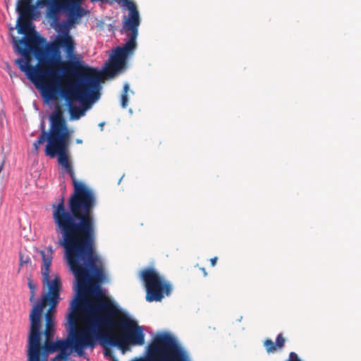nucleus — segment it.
<instances>
[{
    "label": "nucleus",
    "instance_id": "obj_4",
    "mask_svg": "<svg viewBox=\"0 0 361 361\" xmlns=\"http://www.w3.org/2000/svg\"><path fill=\"white\" fill-rule=\"evenodd\" d=\"M92 228L87 235L83 238L71 240L68 245L63 243L64 235L56 233L61 236L57 244L64 248V256L67 264L77 281V297L71 304V310L67 317L71 332L80 329L77 327V322L81 306L85 310L84 318H85L87 315L85 307V301L97 300V298L90 292L91 286L97 284L101 289L99 283L105 278L102 262L96 253L95 222H93ZM84 321L85 319L82 324Z\"/></svg>",
    "mask_w": 361,
    "mask_h": 361
},
{
    "label": "nucleus",
    "instance_id": "obj_5",
    "mask_svg": "<svg viewBox=\"0 0 361 361\" xmlns=\"http://www.w3.org/2000/svg\"><path fill=\"white\" fill-rule=\"evenodd\" d=\"M44 43H13L15 51L23 56L16 59L15 63L44 96L51 99L59 92L47 53L42 47Z\"/></svg>",
    "mask_w": 361,
    "mask_h": 361
},
{
    "label": "nucleus",
    "instance_id": "obj_8",
    "mask_svg": "<svg viewBox=\"0 0 361 361\" xmlns=\"http://www.w3.org/2000/svg\"><path fill=\"white\" fill-rule=\"evenodd\" d=\"M82 0H42L47 7V17L51 24L58 29V35L70 34L71 25L86 14L81 7Z\"/></svg>",
    "mask_w": 361,
    "mask_h": 361
},
{
    "label": "nucleus",
    "instance_id": "obj_22",
    "mask_svg": "<svg viewBox=\"0 0 361 361\" xmlns=\"http://www.w3.org/2000/svg\"><path fill=\"white\" fill-rule=\"evenodd\" d=\"M104 355L113 357L111 350L110 349L106 348Z\"/></svg>",
    "mask_w": 361,
    "mask_h": 361
},
{
    "label": "nucleus",
    "instance_id": "obj_21",
    "mask_svg": "<svg viewBox=\"0 0 361 361\" xmlns=\"http://www.w3.org/2000/svg\"><path fill=\"white\" fill-rule=\"evenodd\" d=\"M216 262H217V257H214L210 259L211 265L212 267H214L216 265Z\"/></svg>",
    "mask_w": 361,
    "mask_h": 361
},
{
    "label": "nucleus",
    "instance_id": "obj_1",
    "mask_svg": "<svg viewBox=\"0 0 361 361\" xmlns=\"http://www.w3.org/2000/svg\"><path fill=\"white\" fill-rule=\"evenodd\" d=\"M90 292L97 300L85 301L84 323L80 329L69 331L67 339L42 345L40 331L28 332L27 361H48L50 353L68 348L84 357L85 349H93L97 341L104 348L117 347L123 353L128 350L130 345H144L143 328L135 320L106 297L97 284L91 286Z\"/></svg>",
    "mask_w": 361,
    "mask_h": 361
},
{
    "label": "nucleus",
    "instance_id": "obj_2",
    "mask_svg": "<svg viewBox=\"0 0 361 361\" xmlns=\"http://www.w3.org/2000/svg\"><path fill=\"white\" fill-rule=\"evenodd\" d=\"M49 120V131L47 132L42 126V133L33 143V147L37 152L39 145L47 141L45 154L51 158L57 157L59 164L72 179L73 192L68 200L67 208L63 197L59 203L52 205L55 231L64 235L63 243L68 245L71 240L83 238L92 230L97 199L94 191L75 178L69 159L71 132L60 106H56Z\"/></svg>",
    "mask_w": 361,
    "mask_h": 361
},
{
    "label": "nucleus",
    "instance_id": "obj_20",
    "mask_svg": "<svg viewBox=\"0 0 361 361\" xmlns=\"http://www.w3.org/2000/svg\"><path fill=\"white\" fill-rule=\"evenodd\" d=\"M287 361H301V360L298 357V355L295 353L291 352L289 354V357Z\"/></svg>",
    "mask_w": 361,
    "mask_h": 361
},
{
    "label": "nucleus",
    "instance_id": "obj_3",
    "mask_svg": "<svg viewBox=\"0 0 361 361\" xmlns=\"http://www.w3.org/2000/svg\"><path fill=\"white\" fill-rule=\"evenodd\" d=\"M76 43L71 35H57L44 48L61 94L68 100H85L98 93L102 75L97 69L73 61Z\"/></svg>",
    "mask_w": 361,
    "mask_h": 361
},
{
    "label": "nucleus",
    "instance_id": "obj_13",
    "mask_svg": "<svg viewBox=\"0 0 361 361\" xmlns=\"http://www.w3.org/2000/svg\"><path fill=\"white\" fill-rule=\"evenodd\" d=\"M286 343V339L283 337L282 333L278 334L276 338V343H274L271 339H266L264 341V346L267 352V353H275L277 350H281Z\"/></svg>",
    "mask_w": 361,
    "mask_h": 361
},
{
    "label": "nucleus",
    "instance_id": "obj_27",
    "mask_svg": "<svg viewBox=\"0 0 361 361\" xmlns=\"http://www.w3.org/2000/svg\"><path fill=\"white\" fill-rule=\"evenodd\" d=\"M113 361H118V360H116V359H114Z\"/></svg>",
    "mask_w": 361,
    "mask_h": 361
},
{
    "label": "nucleus",
    "instance_id": "obj_10",
    "mask_svg": "<svg viewBox=\"0 0 361 361\" xmlns=\"http://www.w3.org/2000/svg\"><path fill=\"white\" fill-rule=\"evenodd\" d=\"M141 278L146 289V300L148 302H159L165 295H171L173 288L170 282L165 280L154 268H146L141 271Z\"/></svg>",
    "mask_w": 361,
    "mask_h": 361
},
{
    "label": "nucleus",
    "instance_id": "obj_25",
    "mask_svg": "<svg viewBox=\"0 0 361 361\" xmlns=\"http://www.w3.org/2000/svg\"><path fill=\"white\" fill-rule=\"evenodd\" d=\"M76 142L78 144H80V143H82V140L80 139H78V140H76Z\"/></svg>",
    "mask_w": 361,
    "mask_h": 361
},
{
    "label": "nucleus",
    "instance_id": "obj_23",
    "mask_svg": "<svg viewBox=\"0 0 361 361\" xmlns=\"http://www.w3.org/2000/svg\"><path fill=\"white\" fill-rule=\"evenodd\" d=\"M200 269H201V271H202V273H203L204 276H207V271H206V269H205L204 268H201Z\"/></svg>",
    "mask_w": 361,
    "mask_h": 361
},
{
    "label": "nucleus",
    "instance_id": "obj_18",
    "mask_svg": "<svg viewBox=\"0 0 361 361\" xmlns=\"http://www.w3.org/2000/svg\"><path fill=\"white\" fill-rule=\"evenodd\" d=\"M27 286L30 289V302H33L35 300L36 286L30 277L27 279Z\"/></svg>",
    "mask_w": 361,
    "mask_h": 361
},
{
    "label": "nucleus",
    "instance_id": "obj_12",
    "mask_svg": "<svg viewBox=\"0 0 361 361\" xmlns=\"http://www.w3.org/2000/svg\"><path fill=\"white\" fill-rule=\"evenodd\" d=\"M101 89V86L99 85V90H98V93L95 95V96H87L85 100L83 101H81L79 99H74L73 100H68V99H66L64 96H63L61 94V96L63 97H64L66 99V100L67 101V102L68 103V105H69V108H70V113H71V117L73 118V119H78L80 116H82L84 113H83V110L79 107H75V106H73L72 103L73 101H75V100H78L80 102L82 103V104H85L87 102H90V101H96L99 99V90Z\"/></svg>",
    "mask_w": 361,
    "mask_h": 361
},
{
    "label": "nucleus",
    "instance_id": "obj_9",
    "mask_svg": "<svg viewBox=\"0 0 361 361\" xmlns=\"http://www.w3.org/2000/svg\"><path fill=\"white\" fill-rule=\"evenodd\" d=\"M148 351L150 355L157 356L158 361H189L176 339L167 333L157 334L149 345Z\"/></svg>",
    "mask_w": 361,
    "mask_h": 361
},
{
    "label": "nucleus",
    "instance_id": "obj_16",
    "mask_svg": "<svg viewBox=\"0 0 361 361\" xmlns=\"http://www.w3.org/2000/svg\"><path fill=\"white\" fill-rule=\"evenodd\" d=\"M129 91V85L125 83L123 87V91L121 97V105L123 108H126L128 104V92Z\"/></svg>",
    "mask_w": 361,
    "mask_h": 361
},
{
    "label": "nucleus",
    "instance_id": "obj_24",
    "mask_svg": "<svg viewBox=\"0 0 361 361\" xmlns=\"http://www.w3.org/2000/svg\"><path fill=\"white\" fill-rule=\"evenodd\" d=\"M4 166V161H3L0 165V173L2 171Z\"/></svg>",
    "mask_w": 361,
    "mask_h": 361
},
{
    "label": "nucleus",
    "instance_id": "obj_7",
    "mask_svg": "<svg viewBox=\"0 0 361 361\" xmlns=\"http://www.w3.org/2000/svg\"><path fill=\"white\" fill-rule=\"evenodd\" d=\"M39 252L42 260L41 267L42 282L44 285L47 286V291L42 295L40 300L35 302L30 310L29 332L40 331L44 309L47 305H49V308L44 314L45 319L54 320V314L60 300V292L62 288L59 275H56L52 280L49 278L50 267L54 254L52 246L49 245L46 250H41Z\"/></svg>",
    "mask_w": 361,
    "mask_h": 361
},
{
    "label": "nucleus",
    "instance_id": "obj_15",
    "mask_svg": "<svg viewBox=\"0 0 361 361\" xmlns=\"http://www.w3.org/2000/svg\"><path fill=\"white\" fill-rule=\"evenodd\" d=\"M45 341L42 345L49 344L54 338V320L45 319L44 329Z\"/></svg>",
    "mask_w": 361,
    "mask_h": 361
},
{
    "label": "nucleus",
    "instance_id": "obj_19",
    "mask_svg": "<svg viewBox=\"0 0 361 361\" xmlns=\"http://www.w3.org/2000/svg\"><path fill=\"white\" fill-rule=\"evenodd\" d=\"M31 264V259L29 256H25L23 254H20V267H21L23 264Z\"/></svg>",
    "mask_w": 361,
    "mask_h": 361
},
{
    "label": "nucleus",
    "instance_id": "obj_17",
    "mask_svg": "<svg viewBox=\"0 0 361 361\" xmlns=\"http://www.w3.org/2000/svg\"><path fill=\"white\" fill-rule=\"evenodd\" d=\"M59 351V353L54 358V361H67L69 359L71 351L68 350V349Z\"/></svg>",
    "mask_w": 361,
    "mask_h": 361
},
{
    "label": "nucleus",
    "instance_id": "obj_26",
    "mask_svg": "<svg viewBox=\"0 0 361 361\" xmlns=\"http://www.w3.org/2000/svg\"><path fill=\"white\" fill-rule=\"evenodd\" d=\"M9 75H10L11 78H13V75H14V73H9Z\"/></svg>",
    "mask_w": 361,
    "mask_h": 361
},
{
    "label": "nucleus",
    "instance_id": "obj_11",
    "mask_svg": "<svg viewBox=\"0 0 361 361\" xmlns=\"http://www.w3.org/2000/svg\"><path fill=\"white\" fill-rule=\"evenodd\" d=\"M32 17L22 18L18 16L17 20V30L19 34L24 35L25 37L17 39L16 37H13V43H25L35 42H45L44 39L41 37L35 30V27L31 22Z\"/></svg>",
    "mask_w": 361,
    "mask_h": 361
},
{
    "label": "nucleus",
    "instance_id": "obj_14",
    "mask_svg": "<svg viewBox=\"0 0 361 361\" xmlns=\"http://www.w3.org/2000/svg\"><path fill=\"white\" fill-rule=\"evenodd\" d=\"M32 0H18L16 11L22 18L32 17L35 6L32 4Z\"/></svg>",
    "mask_w": 361,
    "mask_h": 361
},
{
    "label": "nucleus",
    "instance_id": "obj_6",
    "mask_svg": "<svg viewBox=\"0 0 361 361\" xmlns=\"http://www.w3.org/2000/svg\"><path fill=\"white\" fill-rule=\"evenodd\" d=\"M106 2L109 4L116 2L121 10L128 11V13L122 17L121 28V33L126 35L127 41L123 46L116 48L104 71L105 75L111 78L125 67L128 56L132 55L137 49L141 18L137 6L133 0H107Z\"/></svg>",
    "mask_w": 361,
    "mask_h": 361
}]
</instances>
